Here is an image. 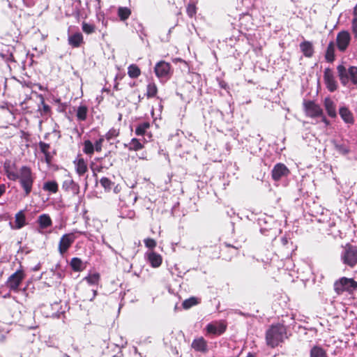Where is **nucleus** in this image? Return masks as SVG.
<instances>
[{
    "mask_svg": "<svg viewBox=\"0 0 357 357\" xmlns=\"http://www.w3.org/2000/svg\"><path fill=\"white\" fill-rule=\"evenodd\" d=\"M4 169L7 178L10 181H17L23 190L24 196H29L32 191L36 178L32 169L29 167L24 165L15 171L14 168L9 165H5Z\"/></svg>",
    "mask_w": 357,
    "mask_h": 357,
    "instance_id": "f257e3e1",
    "label": "nucleus"
},
{
    "mask_svg": "<svg viewBox=\"0 0 357 357\" xmlns=\"http://www.w3.org/2000/svg\"><path fill=\"white\" fill-rule=\"evenodd\" d=\"M286 328L283 324H272L266 332V342L271 348H275L284 340Z\"/></svg>",
    "mask_w": 357,
    "mask_h": 357,
    "instance_id": "f03ea898",
    "label": "nucleus"
},
{
    "mask_svg": "<svg viewBox=\"0 0 357 357\" xmlns=\"http://www.w3.org/2000/svg\"><path fill=\"white\" fill-rule=\"evenodd\" d=\"M333 288L337 295H342L344 292L351 294L357 290V281L353 278L342 277L335 281Z\"/></svg>",
    "mask_w": 357,
    "mask_h": 357,
    "instance_id": "7ed1b4c3",
    "label": "nucleus"
},
{
    "mask_svg": "<svg viewBox=\"0 0 357 357\" xmlns=\"http://www.w3.org/2000/svg\"><path fill=\"white\" fill-rule=\"evenodd\" d=\"M337 70L342 85L346 86L349 80L355 85L357 84V67L350 66L348 70L343 65H339Z\"/></svg>",
    "mask_w": 357,
    "mask_h": 357,
    "instance_id": "20e7f679",
    "label": "nucleus"
},
{
    "mask_svg": "<svg viewBox=\"0 0 357 357\" xmlns=\"http://www.w3.org/2000/svg\"><path fill=\"white\" fill-rule=\"evenodd\" d=\"M341 260L346 266L354 268L357 264V246L347 243L341 253Z\"/></svg>",
    "mask_w": 357,
    "mask_h": 357,
    "instance_id": "39448f33",
    "label": "nucleus"
},
{
    "mask_svg": "<svg viewBox=\"0 0 357 357\" xmlns=\"http://www.w3.org/2000/svg\"><path fill=\"white\" fill-rule=\"evenodd\" d=\"M303 107L305 116L307 117L315 119L323 114L322 108L314 100H304Z\"/></svg>",
    "mask_w": 357,
    "mask_h": 357,
    "instance_id": "423d86ee",
    "label": "nucleus"
},
{
    "mask_svg": "<svg viewBox=\"0 0 357 357\" xmlns=\"http://www.w3.org/2000/svg\"><path fill=\"white\" fill-rule=\"evenodd\" d=\"M25 275L22 270H18L13 273L6 282V286L14 291H17L19 287L24 280Z\"/></svg>",
    "mask_w": 357,
    "mask_h": 357,
    "instance_id": "0eeeda50",
    "label": "nucleus"
},
{
    "mask_svg": "<svg viewBox=\"0 0 357 357\" xmlns=\"http://www.w3.org/2000/svg\"><path fill=\"white\" fill-rule=\"evenodd\" d=\"M154 72L159 79L169 78L171 75V64L165 61H160L155 64Z\"/></svg>",
    "mask_w": 357,
    "mask_h": 357,
    "instance_id": "6e6552de",
    "label": "nucleus"
},
{
    "mask_svg": "<svg viewBox=\"0 0 357 357\" xmlns=\"http://www.w3.org/2000/svg\"><path fill=\"white\" fill-rule=\"evenodd\" d=\"M350 41L351 36L349 31H341L337 33L336 37V44L337 49L340 52H344L346 51L349 45Z\"/></svg>",
    "mask_w": 357,
    "mask_h": 357,
    "instance_id": "1a4fd4ad",
    "label": "nucleus"
},
{
    "mask_svg": "<svg viewBox=\"0 0 357 357\" xmlns=\"http://www.w3.org/2000/svg\"><path fill=\"white\" fill-rule=\"evenodd\" d=\"M290 174L289 169L283 163H277L271 171V176L273 181H278L283 176H287Z\"/></svg>",
    "mask_w": 357,
    "mask_h": 357,
    "instance_id": "9d476101",
    "label": "nucleus"
},
{
    "mask_svg": "<svg viewBox=\"0 0 357 357\" xmlns=\"http://www.w3.org/2000/svg\"><path fill=\"white\" fill-rule=\"evenodd\" d=\"M75 241V236L73 234H66L63 235L59 241L58 250L59 252L63 255L66 253L68 248Z\"/></svg>",
    "mask_w": 357,
    "mask_h": 357,
    "instance_id": "9b49d317",
    "label": "nucleus"
},
{
    "mask_svg": "<svg viewBox=\"0 0 357 357\" xmlns=\"http://www.w3.org/2000/svg\"><path fill=\"white\" fill-rule=\"evenodd\" d=\"M227 329V324L224 321L212 322L206 325V330L208 334L220 335Z\"/></svg>",
    "mask_w": 357,
    "mask_h": 357,
    "instance_id": "f8f14e48",
    "label": "nucleus"
},
{
    "mask_svg": "<svg viewBox=\"0 0 357 357\" xmlns=\"http://www.w3.org/2000/svg\"><path fill=\"white\" fill-rule=\"evenodd\" d=\"M324 80L326 88L331 92H333L337 89V82L335 79L332 70L327 68L324 70Z\"/></svg>",
    "mask_w": 357,
    "mask_h": 357,
    "instance_id": "ddd939ff",
    "label": "nucleus"
},
{
    "mask_svg": "<svg viewBox=\"0 0 357 357\" xmlns=\"http://www.w3.org/2000/svg\"><path fill=\"white\" fill-rule=\"evenodd\" d=\"M238 255V248L229 243H225V248L221 250V257L226 261H231Z\"/></svg>",
    "mask_w": 357,
    "mask_h": 357,
    "instance_id": "4468645a",
    "label": "nucleus"
},
{
    "mask_svg": "<svg viewBox=\"0 0 357 357\" xmlns=\"http://www.w3.org/2000/svg\"><path fill=\"white\" fill-rule=\"evenodd\" d=\"M145 257L147 261L153 268H158L162 263V256L153 250L146 252Z\"/></svg>",
    "mask_w": 357,
    "mask_h": 357,
    "instance_id": "2eb2a0df",
    "label": "nucleus"
},
{
    "mask_svg": "<svg viewBox=\"0 0 357 357\" xmlns=\"http://www.w3.org/2000/svg\"><path fill=\"white\" fill-rule=\"evenodd\" d=\"M191 347L196 351L206 353L208 351L207 341L203 337H199L193 340Z\"/></svg>",
    "mask_w": 357,
    "mask_h": 357,
    "instance_id": "dca6fc26",
    "label": "nucleus"
},
{
    "mask_svg": "<svg viewBox=\"0 0 357 357\" xmlns=\"http://www.w3.org/2000/svg\"><path fill=\"white\" fill-rule=\"evenodd\" d=\"M62 188L63 190L68 192H70L73 194L79 193V186L74 182L72 178L69 176H66L63 181Z\"/></svg>",
    "mask_w": 357,
    "mask_h": 357,
    "instance_id": "f3484780",
    "label": "nucleus"
},
{
    "mask_svg": "<svg viewBox=\"0 0 357 357\" xmlns=\"http://www.w3.org/2000/svg\"><path fill=\"white\" fill-rule=\"evenodd\" d=\"M124 147L130 151H139L144 148V143L137 138H132L129 143L124 144Z\"/></svg>",
    "mask_w": 357,
    "mask_h": 357,
    "instance_id": "a211bd4d",
    "label": "nucleus"
},
{
    "mask_svg": "<svg viewBox=\"0 0 357 357\" xmlns=\"http://www.w3.org/2000/svg\"><path fill=\"white\" fill-rule=\"evenodd\" d=\"M300 49L305 57L311 58L314 54V47L312 43L310 41L305 40L300 44Z\"/></svg>",
    "mask_w": 357,
    "mask_h": 357,
    "instance_id": "6ab92c4d",
    "label": "nucleus"
},
{
    "mask_svg": "<svg viewBox=\"0 0 357 357\" xmlns=\"http://www.w3.org/2000/svg\"><path fill=\"white\" fill-rule=\"evenodd\" d=\"M324 105L328 115L331 118H335L337 116L336 107L334 102L330 98L324 99Z\"/></svg>",
    "mask_w": 357,
    "mask_h": 357,
    "instance_id": "aec40b11",
    "label": "nucleus"
},
{
    "mask_svg": "<svg viewBox=\"0 0 357 357\" xmlns=\"http://www.w3.org/2000/svg\"><path fill=\"white\" fill-rule=\"evenodd\" d=\"M158 93V89L157 84L153 82H149L146 87V93L145 96L147 99H151L153 98H158L157 96Z\"/></svg>",
    "mask_w": 357,
    "mask_h": 357,
    "instance_id": "412c9836",
    "label": "nucleus"
},
{
    "mask_svg": "<svg viewBox=\"0 0 357 357\" xmlns=\"http://www.w3.org/2000/svg\"><path fill=\"white\" fill-rule=\"evenodd\" d=\"M339 114L346 123L353 124L354 123L353 114L347 107H341L339 110Z\"/></svg>",
    "mask_w": 357,
    "mask_h": 357,
    "instance_id": "4be33fe9",
    "label": "nucleus"
},
{
    "mask_svg": "<svg viewBox=\"0 0 357 357\" xmlns=\"http://www.w3.org/2000/svg\"><path fill=\"white\" fill-rule=\"evenodd\" d=\"M40 151L45 155V160L49 165L52 162V155L50 152V146L49 144H47L43 142H40L38 144Z\"/></svg>",
    "mask_w": 357,
    "mask_h": 357,
    "instance_id": "5701e85b",
    "label": "nucleus"
},
{
    "mask_svg": "<svg viewBox=\"0 0 357 357\" xmlns=\"http://www.w3.org/2000/svg\"><path fill=\"white\" fill-rule=\"evenodd\" d=\"M325 59L328 63H333L335 59V43L333 41H331L328 45L325 53Z\"/></svg>",
    "mask_w": 357,
    "mask_h": 357,
    "instance_id": "b1692460",
    "label": "nucleus"
},
{
    "mask_svg": "<svg viewBox=\"0 0 357 357\" xmlns=\"http://www.w3.org/2000/svg\"><path fill=\"white\" fill-rule=\"evenodd\" d=\"M141 74V70L137 65L132 63L128 67V75L130 78L137 79Z\"/></svg>",
    "mask_w": 357,
    "mask_h": 357,
    "instance_id": "393cba45",
    "label": "nucleus"
},
{
    "mask_svg": "<svg viewBox=\"0 0 357 357\" xmlns=\"http://www.w3.org/2000/svg\"><path fill=\"white\" fill-rule=\"evenodd\" d=\"M310 355V357H327L326 351L321 347L317 345L312 347Z\"/></svg>",
    "mask_w": 357,
    "mask_h": 357,
    "instance_id": "a878e982",
    "label": "nucleus"
},
{
    "mask_svg": "<svg viewBox=\"0 0 357 357\" xmlns=\"http://www.w3.org/2000/svg\"><path fill=\"white\" fill-rule=\"evenodd\" d=\"M131 10L128 7H119L117 15L121 21L127 20L131 15Z\"/></svg>",
    "mask_w": 357,
    "mask_h": 357,
    "instance_id": "bb28decb",
    "label": "nucleus"
},
{
    "mask_svg": "<svg viewBox=\"0 0 357 357\" xmlns=\"http://www.w3.org/2000/svg\"><path fill=\"white\" fill-rule=\"evenodd\" d=\"M150 127L151 124L148 121L139 123L135 130V135L137 136H144Z\"/></svg>",
    "mask_w": 357,
    "mask_h": 357,
    "instance_id": "cd10ccee",
    "label": "nucleus"
},
{
    "mask_svg": "<svg viewBox=\"0 0 357 357\" xmlns=\"http://www.w3.org/2000/svg\"><path fill=\"white\" fill-rule=\"evenodd\" d=\"M38 222L42 229L47 228L51 226L52 223L50 217L47 214L40 215L38 217Z\"/></svg>",
    "mask_w": 357,
    "mask_h": 357,
    "instance_id": "c85d7f7f",
    "label": "nucleus"
},
{
    "mask_svg": "<svg viewBox=\"0 0 357 357\" xmlns=\"http://www.w3.org/2000/svg\"><path fill=\"white\" fill-rule=\"evenodd\" d=\"M83 38L80 33H74L68 37L69 44L73 47H78L82 42Z\"/></svg>",
    "mask_w": 357,
    "mask_h": 357,
    "instance_id": "c756f323",
    "label": "nucleus"
},
{
    "mask_svg": "<svg viewBox=\"0 0 357 357\" xmlns=\"http://www.w3.org/2000/svg\"><path fill=\"white\" fill-rule=\"evenodd\" d=\"M75 164L76 171L79 175H82L86 172L87 165H86L85 161L84 160V159L77 158L75 161Z\"/></svg>",
    "mask_w": 357,
    "mask_h": 357,
    "instance_id": "7c9ffc66",
    "label": "nucleus"
},
{
    "mask_svg": "<svg viewBox=\"0 0 357 357\" xmlns=\"http://www.w3.org/2000/svg\"><path fill=\"white\" fill-rule=\"evenodd\" d=\"M199 303H200V299H199L195 296H192V297L183 301V302L182 303V307L185 310H188L190 307H192L195 305H197Z\"/></svg>",
    "mask_w": 357,
    "mask_h": 357,
    "instance_id": "2f4dec72",
    "label": "nucleus"
},
{
    "mask_svg": "<svg viewBox=\"0 0 357 357\" xmlns=\"http://www.w3.org/2000/svg\"><path fill=\"white\" fill-rule=\"evenodd\" d=\"M70 266L75 271H81L85 268L84 264L77 257L72 259Z\"/></svg>",
    "mask_w": 357,
    "mask_h": 357,
    "instance_id": "473e14b6",
    "label": "nucleus"
},
{
    "mask_svg": "<svg viewBox=\"0 0 357 357\" xmlns=\"http://www.w3.org/2000/svg\"><path fill=\"white\" fill-rule=\"evenodd\" d=\"M43 190L51 193H56L58 191V185L56 181H47L44 183Z\"/></svg>",
    "mask_w": 357,
    "mask_h": 357,
    "instance_id": "72a5a7b5",
    "label": "nucleus"
},
{
    "mask_svg": "<svg viewBox=\"0 0 357 357\" xmlns=\"http://www.w3.org/2000/svg\"><path fill=\"white\" fill-rule=\"evenodd\" d=\"M15 227L20 229L25 225V215L23 211H20L15 215Z\"/></svg>",
    "mask_w": 357,
    "mask_h": 357,
    "instance_id": "f704fd0d",
    "label": "nucleus"
},
{
    "mask_svg": "<svg viewBox=\"0 0 357 357\" xmlns=\"http://www.w3.org/2000/svg\"><path fill=\"white\" fill-rule=\"evenodd\" d=\"M197 8L195 3H190L186 7V13L189 17L192 18L197 13Z\"/></svg>",
    "mask_w": 357,
    "mask_h": 357,
    "instance_id": "c9c22d12",
    "label": "nucleus"
},
{
    "mask_svg": "<svg viewBox=\"0 0 357 357\" xmlns=\"http://www.w3.org/2000/svg\"><path fill=\"white\" fill-rule=\"evenodd\" d=\"M120 134L119 129L112 128L105 135V138L109 141L112 139L117 137Z\"/></svg>",
    "mask_w": 357,
    "mask_h": 357,
    "instance_id": "e433bc0d",
    "label": "nucleus"
},
{
    "mask_svg": "<svg viewBox=\"0 0 357 357\" xmlns=\"http://www.w3.org/2000/svg\"><path fill=\"white\" fill-rule=\"evenodd\" d=\"M335 149L337 151L342 155H346L349 153V148L344 144H335Z\"/></svg>",
    "mask_w": 357,
    "mask_h": 357,
    "instance_id": "4c0bfd02",
    "label": "nucleus"
},
{
    "mask_svg": "<svg viewBox=\"0 0 357 357\" xmlns=\"http://www.w3.org/2000/svg\"><path fill=\"white\" fill-rule=\"evenodd\" d=\"M100 185L106 191H109L112 188V182L107 178L103 177L100 180Z\"/></svg>",
    "mask_w": 357,
    "mask_h": 357,
    "instance_id": "58836bf2",
    "label": "nucleus"
},
{
    "mask_svg": "<svg viewBox=\"0 0 357 357\" xmlns=\"http://www.w3.org/2000/svg\"><path fill=\"white\" fill-rule=\"evenodd\" d=\"M87 108L86 107L81 106L78 108L77 112V116L79 120H84L86 117Z\"/></svg>",
    "mask_w": 357,
    "mask_h": 357,
    "instance_id": "ea45409f",
    "label": "nucleus"
},
{
    "mask_svg": "<svg viewBox=\"0 0 357 357\" xmlns=\"http://www.w3.org/2000/svg\"><path fill=\"white\" fill-rule=\"evenodd\" d=\"M104 142V139L102 137L100 138L98 141H96L95 146H93L92 143L91 142V154L93 153L94 149L100 152L102 149V144Z\"/></svg>",
    "mask_w": 357,
    "mask_h": 357,
    "instance_id": "a19ab883",
    "label": "nucleus"
},
{
    "mask_svg": "<svg viewBox=\"0 0 357 357\" xmlns=\"http://www.w3.org/2000/svg\"><path fill=\"white\" fill-rule=\"evenodd\" d=\"M145 246L149 249H154L157 245V242L155 239L147 238L144 240Z\"/></svg>",
    "mask_w": 357,
    "mask_h": 357,
    "instance_id": "79ce46f5",
    "label": "nucleus"
},
{
    "mask_svg": "<svg viewBox=\"0 0 357 357\" xmlns=\"http://www.w3.org/2000/svg\"><path fill=\"white\" fill-rule=\"evenodd\" d=\"M123 77V75L121 74H117L114 77V90L115 91H119L121 89L119 88V83L118 82V79H122Z\"/></svg>",
    "mask_w": 357,
    "mask_h": 357,
    "instance_id": "37998d69",
    "label": "nucleus"
},
{
    "mask_svg": "<svg viewBox=\"0 0 357 357\" xmlns=\"http://www.w3.org/2000/svg\"><path fill=\"white\" fill-rule=\"evenodd\" d=\"M100 280V275L99 273L91 274V285L93 284H98V282Z\"/></svg>",
    "mask_w": 357,
    "mask_h": 357,
    "instance_id": "c03bdc74",
    "label": "nucleus"
},
{
    "mask_svg": "<svg viewBox=\"0 0 357 357\" xmlns=\"http://www.w3.org/2000/svg\"><path fill=\"white\" fill-rule=\"evenodd\" d=\"M84 151L86 153H89V139L85 140Z\"/></svg>",
    "mask_w": 357,
    "mask_h": 357,
    "instance_id": "a18cd8bd",
    "label": "nucleus"
},
{
    "mask_svg": "<svg viewBox=\"0 0 357 357\" xmlns=\"http://www.w3.org/2000/svg\"><path fill=\"white\" fill-rule=\"evenodd\" d=\"M280 242L283 247H287V245L289 244V240L286 236L282 237Z\"/></svg>",
    "mask_w": 357,
    "mask_h": 357,
    "instance_id": "49530a36",
    "label": "nucleus"
},
{
    "mask_svg": "<svg viewBox=\"0 0 357 357\" xmlns=\"http://www.w3.org/2000/svg\"><path fill=\"white\" fill-rule=\"evenodd\" d=\"M138 158L142 160H147V153L146 151L141 153L140 155H138Z\"/></svg>",
    "mask_w": 357,
    "mask_h": 357,
    "instance_id": "de8ad7c7",
    "label": "nucleus"
},
{
    "mask_svg": "<svg viewBox=\"0 0 357 357\" xmlns=\"http://www.w3.org/2000/svg\"><path fill=\"white\" fill-rule=\"evenodd\" d=\"M319 117L321 118V121L323 123H324V124L328 126V125H330V121L327 119V118L324 116V114H323L322 116H320Z\"/></svg>",
    "mask_w": 357,
    "mask_h": 357,
    "instance_id": "09e8293b",
    "label": "nucleus"
},
{
    "mask_svg": "<svg viewBox=\"0 0 357 357\" xmlns=\"http://www.w3.org/2000/svg\"><path fill=\"white\" fill-rule=\"evenodd\" d=\"M93 222L94 223V227H96L97 231H98L100 229V227H102L101 222L98 220H93Z\"/></svg>",
    "mask_w": 357,
    "mask_h": 357,
    "instance_id": "8fccbe9b",
    "label": "nucleus"
},
{
    "mask_svg": "<svg viewBox=\"0 0 357 357\" xmlns=\"http://www.w3.org/2000/svg\"><path fill=\"white\" fill-rule=\"evenodd\" d=\"M351 28L357 29V16H354L351 21Z\"/></svg>",
    "mask_w": 357,
    "mask_h": 357,
    "instance_id": "3c124183",
    "label": "nucleus"
},
{
    "mask_svg": "<svg viewBox=\"0 0 357 357\" xmlns=\"http://www.w3.org/2000/svg\"><path fill=\"white\" fill-rule=\"evenodd\" d=\"M83 30L85 33H89V25L86 23L83 24Z\"/></svg>",
    "mask_w": 357,
    "mask_h": 357,
    "instance_id": "603ef678",
    "label": "nucleus"
},
{
    "mask_svg": "<svg viewBox=\"0 0 357 357\" xmlns=\"http://www.w3.org/2000/svg\"><path fill=\"white\" fill-rule=\"evenodd\" d=\"M354 38L357 40V29L351 28Z\"/></svg>",
    "mask_w": 357,
    "mask_h": 357,
    "instance_id": "864d4df0",
    "label": "nucleus"
},
{
    "mask_svg": "<svg viewBox=\"0 0 357 357\" xmlns=\"http://www.w3.org/2000/svg\"><path fill=\"white\" fill-rule=\"evenodd\" d=\"M353 15L354 16H357V3L355 7L354 8Z\"/></svg>",
    "mask_w": 357,
    "mask_h": 357,
    "instance_id": "5fc2aeb1",
    "label": "nucleus"
},
{
    "mask_svg": "<svg viewBox=\"0 0 357 357\" xmlns=\"http://www.w3.org/2000/svg\"><path fill=\"white\" fill-rule=\"evenodd\" d=\"M103 91H105V92H107L108 94H110L111 96H113V93H110V89H103Z\"/></svg>",
    "mask_w": 357,
    "mask_h": 357,
    "instance_id": "6e6d98bb",
    "label": "nucleus"
},
{
    "mask_svg": "<svg viewBox=\"0 0 357 357\" xmlns=\"http://www.w3.org/2000/svg\"><path fill=\"white\" fill-rule=\"evenodd\" d=\"M43 109H44L45 111H49L50 107H49V106H48V105H43Z\"/></svg>",
    "mask_w": 357,
    "mask_h": 357,
    "instance_id": "4d7b16f0",
    "label": "nucleus"
},
{
    "mask_svg": "<svg viewBox=\"0 0 357 357\" xmlns=\"http://www.w3.org/2000/svg\"><path fill=\"white\" fill-rule=\"evenodd\" d=\"M94 26L91 25V28H90V30H91V33H92L93 31H94Z\"/></svg>",
    "mask_w": 357,
    "mask_h": 357,
    "instance_id": "13d9d810",
    "label": "nucleus"
},
{
    "mask_svg": "<svg viewBox=\"0 0 357 357\" xmlns=\"http://www.w3.org/2000/svg\"><path fill=\"white\" fill-rule=\"evenodd\" d=\"M92 291H93V292L94 296H96V294H97V289H92Z\"/></svg>",
    "mask_w": 357,
    "mask_h": 357,
    "instance_id": "bf43d9fd",
    "label": "nucleus"
},
{
    "mask_svg": "<svg viewBox=\"0 0 357 357\" xmlns=\"http://www.w3.org/2000/svg\"><path fill=\"white\" fill-rule=\"evenodd\" d=\"M85 280L89 282V275L86 276Z\"/></svg>",
    "mask_w": 357,
    "mask_h": 357,
    "instance_id": "052dcab7",
    "label": "nucleus"
},
{
    "mask_svg": "<svg viewBox=\"0 0 357 357\" xmlns=\"http://www.w3.org/2000/svg\"><path fill=\"white\" fill-rule=\"evenodd\" d=\"M247 357H255L253 354H249Z\"/></svg>",
    "mask_w": 357,
    "mask_h": 357,
    "instance_id": "680f3d73",
    "label": "nucleus"
},
{
    "mask_svg": "<svg viewBox=\"0 0 357 357\" xmlns=\"http://www.w3.org/2000/svg\"><path fill=\"white\" fill-rule=\"evenodd\" d=\"M39 268V267L37 266H36L34 268H33V271H38Z\"/></svg>",
    "mask_w": 357,
    "mask_h": 357,
    "instance_id": "e2e57ef3",
    "label": "nucleus"
},
{
    "mask_svg": "<svg viewBox=\"0 0 357 357\" xmlns=\"http://www.w3.org/2000/svg\"><path fill=\"white\" fill-rule=\"evenodd\" d=\"M87 188V183L85 184V189Z\"/></svg>",
    "mask_w": 357,
    "mask_h": 357,
    "instance_id": "0e129e2a",
    "label": "nucleus"
},
{
    "mask_svg": "<svg viewBox=\"0 0 357 357\" xmlns=\"http://www.w3.org/2000/svg\"><path fill=\"white\" fill-rule=\"evenodd\" d=\"M1 194H2V192L0 190V196L1 195Z\"/></svg>",
    "mask_w": 357,
    "mask_h": 357,
    "instance_id": "69168bd1",
    "label": "nucleus"
},
{
    "mask_svg": "<svg viewBox=\"0 0 357 357\" xmlns=\"http://www.w3.org/2000/svg\"><path fill=\"white\" fill-rule=\"evenodd\" d=\"M98 1H99L100 0H98Z\"/></svg>",
    "mask_w": 357,
    "mask_h": 357,
    "instance_id": "338daca9",
    "label": "nucleus"
}]
</instances>
